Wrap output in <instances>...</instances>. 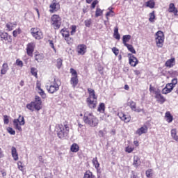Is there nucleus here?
<instances>
[{
	"label": "nucleus",
	"instance_id": "8",
	"mask_svg": "<svg viewBox=\"0 0 178 178\" xmlns=\"http://www.w3.org/2000/svg\"><path fill=\"white\" fill-rule=\"evenodd\" d=\"M70 72L71 73L70 83L73 87H76L79 84V76H77V71L73 68H70Z\"/></svg>",
	"mask_w": 178,
	"mask_h": 178
},
{
	"label": "nucleus",
	"instance_id": "25",
	"mask_svg": "<svg viewBox=\"0 0 178 178\" xmlns=\"http://www.w3.org/2000/svg\"><path fill=\"white\" fill-rule=\"evenodd\" d=\"M92 163L97 170H99L100 164L99 162L98 161V157L93 158L92 160Z\"/></svg>",
	"mask_w": 178,
	"mask_h": 178
},
{
	"label": "nucleus",
	"instance_id": "28",
	"mask_svg": "<svg viewBox=\"0 0 178 178\" xmlns=\"http://www.w3.org/2000/svg\"><path fill=\"white\" fill-rule=\"evenodd\" d=\"M146 8H149L150 9H154L155 8V1L149 0L145 3Z\"/></svg>",
	"mask_w": 178,
	"mask_h": 178
},
{
	"label": "nucleus",
	"instance_id": "61",
	"mask_svg": "<svg viewBox=\"0 0 178 178\" xmlns=\"http://www.w3.org/2000/svg\"><path fill=\"white\" fill-rule=\"evenodd\" d=\"M134 144L135 147H138L140 145L138 140H134Z\"/></svg>",
	"mask_w": 178,
	"mask_h": 178
},
{
	"label": "nucleus",
	"instance_id": "17",
	"mask_svg": "<svg viewBox=\"0 0 178 178\" xmlns=\"http://www.w3.org/2000/svg\"><path fill=\"white\" fill-rule=\"evenodd\" d=\"M87 51V46L86 44H79L77 47L78 55H84Z\"/></svg>",
	"mask_w": 178,
	"mask_h": 178
},
{
	"label": "nucleus",
	"instance_id": "24",
	"mask_svg": "<svg viewBox=\"0 0 178 178\" xmlns=\"http://www.w3.org/2000/svg\"><path fill=\"white\" fill-rule=\"evenodd\" d=\"M133 165L135 168H138V166L141 165V161H140V157H138V156H134Z\"/></svg>",
	"mask_w": 178,
	"mask_h": 178
},
{
	"label": "nucleus",
	"instance_id": "5",
	"mask_svg": "<svg viewBox=\"0 0 178 178\" xmlns=\"http://www.w3.org/2000/svg\"><path fill=\"white\" fill-rule=\"evenodd\" d=\"M26 122L24 121V117L22 115H19L17 119L13 120L14 127L16 130H18V131H23V129L20 126H24Z\"/></svg>",
	"mask_w": 178,
	"mask_h": 178
},
{
	"label": "nucleus",
	"instance_id": "36",
	"mask_svg": "<svg viewBox=\"0 0 178 178\" xmlns=\"http://www.w3.org/2000/svg\"><path fill=\"white\" fill-rule=\"evenodd\" d=\"M146 177H152L154 176V170L149 168L145 172Z\"/></svg>",
	"mask_w": 178,
	"mask_h": 178
},
{
	"label": "nucleus",
	"instance_id": "33",
	"mask_svg": "<svg viewBox=\"0 0 178 178\" xmlns=\"http://www.w3.org/2000/svg\"><path fill=\"white\" fill-rule=\"evenodd\" d=\"M97 112H99L100 113H105V104L104 103H100L99 104V106L97 108Z\"/></svg>",
	"mask_w": 178,
	"mask_h": 178
},
{
	"label": "nucleus",
	"instance_id": "39",
	"mask_svg": "<svg viewBox=\"0 0 178 178\" xmlns=\"http://www.w3.org/2000/svg\"><path fill=\"white\" fill-rule=\"evenodd\" d=\"M154 20H155V11L149 13V22H150V23H154Z\"/></svg>",
	"mask_w": 178,
	"mask_h": 178
},
{
	"label": "nucleus",
	"instance_id": "18",
	"mask_svg": "<svg viewBox=\"0 0 178 178\" xmlns=\"http://www.w3.org/2000/svg\"><path fill=\"white\" fill-rule=\"evenodd\" d=\"M146 133H148V127H147V125H144L138 129L136 132L138 136H143V134H145Z\"/></svg>",
	"mask_w": 178,
	"mask_h": 178
},
{
	"label": "nucleus",
	"instance_id": "48",
	"mask_svg": "<svg viewBox=\"0 0 178 178\" xmlns=\"http://www.w3.org/2000/svg\"><path fill=\"white\" fill-rule=\"evenodd\" d=\"M20 33H22V30H20V29H16V30L13 31V37H16L17 35H19V34H20Z\"/></svg>",
	"mask_w": 178,
	"mask_h": 178
},
{
	"label": "nucleus",
	"instance_id": "46",
	"mask_svg": "<svg viewBox=\"0 0 178 178\" xmlns=\"http://www.w3.org/2000/svg\"><path fill=\"white\" fill-rule=\"evenodd\" d=\"M109 16H115V13H113V11L112 10H110L109 12L106 13V17L107 19V20H109Z\"/></svg>",
	"mask_w": 178,
	"mask_h": 178
},
{
	"label": "nucleus",
	"instance_id": "11",
	"mask_svg": "<svg viewBox=\"0 0 178 178\" xmlns=\"http://www.w3.org/2000/svg\"><path fill=\"white\" fill-rule=\"evenodd\" d=\"M118 116L124 123H129L131 120V116L129 114L124 113L123 111L118 112Z\"/></svg>",
	"mask_w": 178,
	"mask_h": 178
},
{
	"label": "nucleus",
	"instance_id": "44",
	"mask_svg": "<svg viewBox=\"0 0 178 178\" xmlns=\"http://www.w3.org/2000/svg\"><path fill=\"white\" fill-rule=\"evenodd\" d=\"M92 23V20L91 19H88L85 20L84 24L86 27H90Z\"/></svg>",
	"mask_w": 178,
	"mask_h": 178
},
{
	"label": "nucleus",
	"instance_id": "13",
	"mask_svg": "<svg viewBox=\"0 0 178 178\" xmlns=\"http://www.w3.org/2000/svg\"><path fill=\"white\" fill-rule=\"evenodd\" d=\"M49 8V12L51 13H54V12H58V10L60 9V6L59 5V3L56 2V0H53L52 3L50 4Z\"/></svg>",
	"mask_w": 178,
	"mask_h": 178
},
{
	"label": "nucleus",
	"instance_id": "62",
	"mask_svg": "<svg viewBox=\"0 0 178 178\" xmlns=\"http://www.w3.org/2000/svg\"><path fill=\"white\" fill-rule=\"evenodd\" d=\"M163 94H169V92H172V90H165V92H163Z\"/></svg>",
	"mask_w": 178,
	"mask_h": 178
},
{
	"label": "nucleus",
	"instance_id": "31",
	"mask_svg": "<svg viewBox=\"0 0 178 178\" xmlns=\"http://www.w3.org/2000/svg\"><path fill=\"white\" fill-rule=\"evenodd\" d=\"M44 58H45V56L43 54L38 53L35 55V60H36L37 62H41L44 59Z\"/></svg>",
	"mask_w": 178,
	"mask_h": 178
},
{
	"label": "nucleus",
	"instance_id": "19",
	"mask_svg": "<svg viewBox=\"0 0 178 178\" xmlns=\"http://www.w3.org/2000/svg\"><path fill=\"white\" fill-rule=\"evenodd\" d=\"M177 84V79H173L172 82L168 83L165 87L163 90H173L175 88V86Z\"/></svg>",
	"mask_w": 178,
	"mask_h": 178
},
{
	"label": "nucleus",
	"instance_id": "58",
	"mask_svg": "<svg viewBox=\"0 0 178 178\" xmlns=\"http://www.w3.org/2000/svg\"><path fill=\"white\" fill-rule=\"evenodd\" d=\"M114 38H115V40H120V34L119 33H114Z\"/></svg>",
	"mask_w": 178,
	"mask_h": 178
},
{
	"label": "nucleus",
	"instance_id": "64",
	"mask_svg": "<svg viewBox=\"0 0 178 178\" xmlns=\"http://www.w3.org/2000/svg\"><path fill=\"white\" fill-rule=\"evenodd\" d=\"M1 173L3 177H5V176H6V172H5L4 170H1Z\"/></svg>",
	"mask_w": 178,
	"mask_h": 178
},
{
	"label": "nucleus",
	"instance_id": "14",
	"mask_svg": "<svg viewBox=\"0 0 178 178\" xmlns=\"http://www.w3.org/2000/svg\"><path fill=\"white\" fill-rule=\"evenodd\" d=\"M0 38L1 41H5V42H12V36L6 32L0 31Z\"/></svg>",
	"mask_w": 178,
	"mask_h": 178
},
{
	"label": "nucleus",
	"instance_id": "40",
	"mask_svg": "<svg viewBox=\"0 0 178 178\" xmlns=\"http://www.w3.org/2000/svg\"><path fill=\"white\" fill-rule=\"evenodd\" d=\"M63 63V60L62 58H58L56 62V67L58 69H60L62 67V65Z\"/></svg>",
	"mask_w": 178,
	"mask_h": 178
},
{
	"label": "nucleus",
	"instance_id": "20",
	"mask_svg": "<svg viewBox=\"0 0 178 178\" xmlns=\"http://www.w3.org/2000/svg\"><path fill=\"white\" fill-rule=\"evenodd\" d=\"M168 12L169 13H173L175 16H177L178 10H177V8H176L175 3H170L169 8H168Z\"/></svg>",
	"mask_w": 178,
	"mask_h": 178
},
{
	"label": "nucleus",
	"instance_id": "59",
	"mask_svg": "<svg viewBox=\"0 0 178 178\" xmlns=\"http://www.w3.org/2000/svg\"><path fill=\"white\" fill-rule=\"evenodd\" d=\"M36 88H38V90H41V83L38 81L36 83Z\"/></svg>",
	"mask_w": 178,
	"mask_h": 178
},
{
	"label": "nucleus",
	"instance_id": "42",
	"mask_svg": "<svg viewBox=\"0 0 178 178\" xmlns=\"http://www.w3.org/2000/svg\"><path fill=\"white\" fill-rule=\"evenodd\" d=\"M38 70L37 68L35 67H31V73L32 74V76H34L35 77H38Z\"/></svg>",
	"mask_w": 178,
	"mask_h": 178
},
{
	"label": "nucleus",
	"instance_id": "60",
	"mask_svg": "<svg viewBox=\"0 0 178 178\" xmlns=\"http://www.w3.org/2000/svg\"><path fill=\"white\" fill-rule=\"evenodd\" d=\"M5 156V154H3V151H2V149L0 148V158H3Z\"/></svg>",
	"mask_w": 178,
	"mask_h": 178
},
{
	"label": "nucleus",
	"instance_id": "38",
	"mask_svg": "<svg viewBox=\"0 0 178 178\" xmlns=\"http://www.w3.org/2000/svg\"><path fill=\"white\" fill-rule=\"evenodd\" d=\"M83 178H95V176L92 175V172L86 171L84 174Z\"/></svg>",
	"mask_w": 178,
	"mask_h": 178
},
{
	"label": "nucleus",
	"instance_id": "7",
	"mask_svg": "<svg viewBox=\"0 0 178 178\" xmlns=\"http://www.w3.org/2000/svg\"><path fill=\"white\" fill-rule=\"evenodd\" d=\"M51 24L55 30L60 29V25L62 24V18L58 15H54L51 17Z\"/></svg>",
	"mask_w": 178,
	"mask_h": 178
},
{
	"label": "nucleus",
	"instance_id": "52",
	"mask_svg": "<svg viewBox=\"0 0 178 178\" xmlns=\"http://www.w3.org/2000/svg\"><path fill=\"white\" fill-rule=\"evenodd\" d=\"M98 3V0H94L91 4V9H95V6H97Z\"/></svg>",
	"mask_w": 178,
	"mask_h": 178
},
{
	"label": "nucleus",
	"instance_id": "56",
	"mask_svg": "<svg viewBox=\"0 0 178 178\" xmlns=\"http://www.w3.org/2000/svg\"><path fill=\"white\" fill-rule=\"evenodd\" d=\"M49 45H50L51 48H53L54 51H55V52H56V49H55V46L54 45V41L49 40Z\"/></svg>",
	"mask_w": 178,
	"mask_h": 178
},
{
	"label": "nucleus",
	"instance_id": "4",
	"mask_svg": "<svg viewBox=\"0 0 178 178\" xmlns=\"http://www.w3.org/2000/svg\"><path fill=\"white\" fill-rule=\"evenodd\" d=\"M26 108L29 111H31V112H34V109H35V111L42 109V101H41V97H40V96H35V101L26 104Z\"/></svg>",
	"mask_w": 178,
	"mask_h": 178
},
{
	"label": "nucleus",
	"instance_id": "57",
	"mask_svg": "<svg viewBox=\"0 0 178 178\" xmlns=\"http://www.w3.org/2000/svg\"><path fill=\"white\" fill-rule=\"evenodd\" d=\"M131 178H138V175L134 171L131 172Z\"/></svg>",
	"mask_w": 178,
	"mask_h": 178
},
{
	"label": "nucleus",
	"instance_id": "54",
	"mask_svg": "<svg viewBox=\"0 0 178 178\" xmlns=\"http://www.w3.org/2000/svg\"><path fill=\"white\" fill-rule=\"evenodd\" d=\"M16 65H17V66H19V67H23V61H22L19 59H17Z\"/></svg>",
	"mask_w": 178,
	"mask_h": 178
},
{
	"label": "nucleus",
	"instance_id": "26",
	"mask_svg": "<svg viewBox=\"0 0 178 178\" xmlns=\"http://www.w3.org/2000/svg\"><path fill=\"white\" fill-rule=\"evenodd\" d=\"M71 152H79L80 151V146L77 143H73L70 147Z\"/></svg>",
	"mask_w": 178,
	"mask_h": 178
},
{
	"label": "nucleus",
	"instance_id": "53",
	"mask_svg": "<svg viewBox=\"0 0 178 178\" xmlns=\"http://www.w3.org/2000/svg\"><path fill=\"white\" fill-rule=\"evenodd\" d=\"M17 166H18V169H19L21 170V172H23V163H22V161H18L17 162Z\"/></svg>",
	"mask_w": 178,
	"mask_h": 178
},
{
	"label": "nucleus",
	"instance_id": "50",
	"mask_svg": "<svg viewBox=\"0 0 178 178\" xmlns=\"http://www.w3.org/2000/svg\"><path fill=\"white\" fill-rule=\"evenodd\" d=\"M38 93L42 97V98H43V99H45V98H47V95L45 94L43 90H40V91L38 92Z\"/></svg>",
	"mask_w": 178,
	"mask_h": 178
},
{
	"label": "nucleus",
	"instance_id": "49",
	"mask_svg": "<svg viewBox=\"0 0 178 178\" xmlns=\"http://www.w3.org/2000/svg\"><path fill=\"white\" fill-rule=\"evenodd\" d=\"M6 27H7L8 31H12V30H13L15 26L13 25V24L9 23V24H6Z\"/></svg>",
	"mask_w": 178,
	"mask_h": 178
},
{
	"label": "nucleus",
	"instance_id": "43",
	"mask_svg": "<svg viewBox=\"0 0 178 178\" xmlns=\"http://www.w3.org/2000/svg\"><path fill=\"white\" fill-rule=\"evenodd\" d=\"M6 130L9 134H11V136H15V134H16V131L10 127H7Z\"/></svg>",
	"mask_w": 178,
	"mask_h": 178
},
{
	"label": "nucleus",
	"instance_id": "45",
	"mask_svg": "<svg viewBox=\"0 0 178 178\" xmlns=\"http://www.w3.org/2000/svg\"><path fill=\"white\" fill-rule=\"evenodd\" d=\"M64 39L66 40L67 44H73V38H71L70 35L64 38Z\"/></svg>",
	"mask_w": 178,
	"mask_h": 178
},
{
	"label": "nucleus",
	"instance_id": "55",
	"mask_svg": "<svg viewBox=\"0 0 178 178\" xmlns=\"http://www.w3.org/2000/svg\"><path fill=\"white\" fill-rule=\"evenodd\" d=\"M112 51L113 52V54H114L116 56H118V55H119V49H118V48L113 47V48L112 49Z\"/></svg>",
	"mask_w": 178,
	"mask_h": 178
},
{
	"label": "nucleus",
	"instance_id": "47",
	"mask_svg": "<svg viewBox=\"0 0 178 178\" xmlns=\"http://www.w3.org/2000/svg\"><path fill=\"white\" fill-rule=\"evenodd\" d=\"M77 29V26H76V25H72L71 26V32L70 34L71 35H74V34H76V29Z\"/></svg>",
	"mask_w": 178,
	"mask_h": 178
},
{
	"label": "nucleus",
	"instance_id": "63",
	"mask_svg": "<svg viewBox=\"0 0 178 178\" xmlns=\"http://www.w3.org/2000/svg\"><path fill=\"white\" fill-rule=\"evenodd\" d=\"M119 33V29H118V27H115L114 29V34H118Z\"/></svg>",
	"mask_w": 178,
	"mask_h": 178
},
{
	"label": "nucleus",
	"instance_id": "30",
	"mask_svg": "<svg viewBox=\"0 0 178 178\" xmlns=\"http://www.w3.org/2000/svg\"><path fill=\"white\" fill-rule=\"evenodd\" d=\"M175 63V58H171V59L168 60L165 62V65L166 67H173Z\"/></svg>",
	"mask_w": 178,
	"mask_h": 178
},
{
	"label": "nucleus",
	"instance_id": "27",
	"mask_svg": "<svg viewBox=\"0 0 178 178\" xmlns=\"http://www.w3.org/2000/svg\"><path fill=\"white\" fill-rule=\"evenodd\" d=\"M130 40H131V35H124L122 37V44H124V45H127V42H129L130 41Z\"/></svg>",
	"mask_w": 178,
	"mask_h": 178
},
{
	"label": "nucleus",
	"instance_id": "21",
	"mask_svg": "<svg viewBox=\"0 0 178 178\" xmlns=\"http://www.w3.org/2000/svg\"><path fill=\"white\" fill-rule=\"evenodd\" d=\"M129 106H130L131 111H134V112L140 113L142 111L141 108H137V106L136 105V102H134L133 101L129 102Z\"/></svg>",
	"mask_w": 178,
	"mask_h": 178
},
{
	"label": "nucleus",
	"instance_id": "22",
	"mask_svg": "<svg viewBox=\"0 0 178 178\" xmlns=\"http://www.w3.org/2000/svg\"><path fill=\"white\" fill-rule=\"evenodd\" d=\"M165 119L168 123H172L173 122V115H172L170 111H167L165 113Z\"/></svg>",
	"mask_w": 178,
	"mask_h": 178
},
{
	"label": "nucleus",
	"instance_id": "15",
	"mask_svg": "<svg viewBox=\"0 0 178 178\" xmlns=\"http://www.w3.org/2000/svg\"><path fill=\"white\" fill-rule=\"evenodd\" d=\"M129 65L133 67H136L138 65V60L131 54H128Z\"/></svg>",
	"mask_w": 178,
	"mask_h": 178
},
{
	"label": "nucleus",
	"instance_id": "12",
	"mask_svg": "<svg viewBox=\"0 0 178 178\" xmlns=\"http://www.w3.org/2000/svg\"><path fill=\"white\" fill-rule=\"evenodd\" d=\"M34 49H35V43L30 42L26 45V54L28 56L33 57Z\"/></svg>",
	"mask_w": 178,
	"mask_h": 178
},
{
	"label": "nucleus",
	"instance_id": "34",
	"mask_svg": "<svg viewBox=\"0 0 178 178\" xmlns=\"http://www.w3.org/2000/svg\"><path fill=\"white\" fill-rule=\"evenodd\" d=\"M171 136L175 141H178L177 129H173L171 130Z\"/></svg>",
	"mask_w": 178,
	"mask_h": 178
},
{
	"label": "nucleus",
	"instance_id": "32",
	"mask_svg": "<svg viewBox=\"0 0 178 178\" xmlns=\"http://www.w3.org/2000/svg\"><path fill=\"white\" fill-rule=\"evenodd\" d=\"M8 70H9V66L8 65V63H3L1 70V74H6Z\"/></svg>",
	"mask_w": 178,
	"mask_h": 178
},
{
	"label": "nucleus",
	"instance_id": "9",
	"mask_svg": "<svg viewBox=\"0 0 178 178\" xmlns=\"http://www.w3.org/2000/svg\"><path fill=\"white\" fill-rule=\"evenodd\" d=\"M31 34H32L33 37L35 38V40H41V38L44 37L42 32L38 28H32L31 29Z\"/></svg>",
	"mask_w": 178,
	"mask_h": 178
},
{
	"label": "nucleus",
	"instance_id": "10",
	"mask_svg": "<svg viewBox=\"0 0 178 178\" xmlns=\"http://www.w3.org/2000/svg\"><path fill=\"white\" fill-rule=\"evenodd\" d=\"M60 81L57 79H54L53 83L49 84L47 83L46 85L47 90H51V88H54V90H59V87H60Z\"/></svg>",
	"mask_w": 178,
	"mask_h": 178
},
{
	"label": "nucleus",
	"instance_id": "16",
	"mask_svg": "<svg viewBox=\"0 0 178 178\" xmlns=\"http://www.w3.org/2000/svg\"><path fill=\"white\" fill-rule=\"evenodd\" d=\"M155 94V98L159 104H163L166 101V99L162 96L160 92L152 90Z\"/></svg>",
	"mask_w": 178,
	"mask_h": 178
},
{
	"label": "nucleus",
	"instance_id": "35",
	"mask_svg": "<svg viewBox=\"0 0 178 178\" xmlns=\"http://www.w3.org/2000/svg\"><path fill=\"white\" fill-rule=\"evenodd\" d=\"M104 13V10H101V8L97 7L95 11V17H99V16H102Z\"/></svg>",
	"mask_w": 178,
	"mask_h": 178
},
{
	"label": "nucleus",
	"instance_id": "29",
	"mask_svg": "<svg viewBox=\"0 0 178 178\" xmlns=\"http://www.w3.org/2000/svg\"><path fill=\"white\" fill-rule=\"evenodd\" d=\"M60 34L63 35L64 38H65L66 37L70 35V32H69V29L67 28H63L60 31Z\"/></svg>",
	"mask_w": 178,
	"mask_h": 178
},
{
	"label": "nucleus",
	"instance_id": "3",
	"mask_svg": "<svg viewBox=\"0 0 178 178\" xmlns=\"http://www.w3.org/2000/svg\"><path fill=\"white\" fill-rule=\"evenodd\" d=\"M89 97L86 99L88 106L90 109H95L98 105V95L95 90H88Z\"/></svg>",
	"mask_w": 178,
	"mask_h": 178
},
{
	"label": "nucleus",
	"instance_id": "41",
	"mask_svg": "<svg viewBox=\"0 0 178 178\" xmlns=\"http://www.w3.org/2000/svg\"><path fill=\"white\" fill-rule=\"evenodd\" d=\"M134 151V147L131 146H127L125 147V152H127L128 154H131L132 152Z\"/></svg>",
	"mask_w": 178,
	"mask_h": 178
},
{
	"label": "nucleus",
	"instance_id": "2",
	"mask_svg": "<svg viewBox=\"0 0 178 178\" xmlns=\"http://www.w3.org/2000/svg\"><path fill=\"white\" fill-rule=\"evenodd\" d=\"M57 136L60 140H67L69 138V133H70V128L67 124H59L56 127Z\"/></svg>",
	"mask_w": 178,
	"mask_h": 178
},
{
	"label": "nucleus",
	"instance_id": "51",
	"mask_svg": "<svg viewBox=\"0 0 178 178\" xmlns=\"http://www.w3.org/2000/svg\"><path fill=\"white\" fill-rule=\"evenodd\" d=\"M4 124H9V117L8 115H3Z\"/></svg>",
	"mask_w": 178,
	"mask_h": 178
},
{
	"label": "nucleus",
	"instance_id": "37",
	"mask_svg": "<svg viewBox=\"0 0 178 178\" xmlns=\"http://www.w3.org/2000/svg\"><path fill=\"white\" fill-rule=\"evenodd\" d=\"M124 47H127V49L129 51V52H131V54H136V49H134V47L131 44H125Z\"/></svg>",
	"mask_w": 178,
	"mask_h": 178
},
{
	"label": "nucleus",
	"instance_id": "1",
	"mask_svg": "<svg viewBox=\"0 0 178 178\" xmlns=\"http://www.w3.org/2000/svg\"><path fill=\"white\" fill-rule=\"evenodd\" d=\"M83 121L85 124L90 126V127H97V126H98V123H99L98 118L94 115V113L88 111L84 113Z\"/></svg>",
	"mask_w": 178,
	"mask_h": 178
},
{
	"label": "nucleus",
	"instance_id": "6",
	"mask_svg": "<svg viewBox=\"0 0 178 178\" xmlns=\"http://www.w3.org/2000/svg\"><path fill=\"white\" fill-rule=\"evenodd\" d=\"M156 44L158 48H162L163 47V42L165 41V35L161 31H159L156 33Z\"/></svg>",
	"mask_w": 178,
	"mask_h": 178
},
{
	"label": "nucleus",
	"instance_id": "23",
	"mask_svg": "<svg viewBox=\"0 0 178 178\" xmlns=\"http://www.w3.org/2000/svg\"><path fill=\"white\" fill-rule=\"evenodd\" d=\"M11 154H12V156H13L14 161L19 160V154H17V150L16 149V147H12Z\"/></svg>",
	"mask_w": 178,
	"mask_h": 178
}]
</instances>
